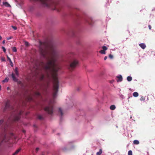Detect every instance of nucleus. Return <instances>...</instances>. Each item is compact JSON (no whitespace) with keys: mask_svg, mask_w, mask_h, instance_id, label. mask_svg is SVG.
<instances>
[{"mask_svg":"<svg viewBox=\"0 0 155 155\" xmlns=\"http://www.w3.org/2000/svg\"><path fill=\"white\" fill-rule=\"evenodd\" d=\"M39 51L41 55L47 61L46 63L42 62L43 68L46 72V78L48 80V84L51 79L53 80V98L51 99L48 105L44 108L45 110L49 114L53 112V104L55 103L54 98L56 97L59 88V81L58 72L61 69L58 61V53L54 45L48 46L44 44L40 45Z\"/></svg>","mask_w":155,"mask_h":155,"instance_id":"1","label":"nucleus"},{"mask_svg":"<svg viewBox=\"0 0 155 155\" xmlns=\"http://www.w3.org/2000/svg\"><path fill=\"white\" fill-rule=\"evenodd\" d=\"M35 1L40 2L46 6L51 7L53 10L57 9L58 11L60 10L58 9L57 3L52 0H34Z\"/></svg>","mask_w":155,"mask_h":155,"instance_id":"2","label":"nucleus"},{"mask_svg":"<svg viewBox=\"0 0 155 155\" xmlns=\"http://www.w3.org/2000/svg\"><path fill=\"white\" fill-rule=\"evenodd\" d=\"M78 65V61L76 59H73L70 62L68 68L70 70H73L77 67Z\"/></svg>","mask_w":155,"mask_h":155,"instance_id":"3","label":"nucleus"},{"mask_svg":"<svg viewBox=\"0 0 155 155\" xmlns=\"http://www.w3.org/2000/svg\"><path fill=\"white\" fill-rule=\"evenodd\" d=\"M9 139V138H7V137L6 135H4V136H2L0 137V143L4 142H7L8 141Z\"/></svg>","mask_w":155,"mask_h":155,"instance_id":"4","label":"nucleus"},{"mask_svg":"<svg viewBox=\"0 0 155 155\" xmlns=\"http://www.w3.org/2000/svg\"><path fill=\"white\" fill-rule=\"evenodd\" d=\"M21 114V112L20 111L18 114L15 115L14 117V118L13 119V120L15 121H18L20 119V116Z\"/></svg>","mask_w":155,"mask_h":155,"instance_id":"5","label":"nucleus"},{"mask_svg":"<svg viewBox=\"0 0 155 155\" xmlns=\"http://www.w3.org/2000/svg\"><path fill=\"white\" fill-rule=\"evenodd\" d=\"M10 102L9 101H8L6 103L5 108L4 109V111H5L6 109L10 108Z\"/></svg>","mask_w":155,"mask_h":155,"instance_id":"6","label":"nucleus"},{"mask_svg":"<svg viewBox=\"0 0 155 155\" xmlns=\"http://www.w3.org/2000/svg\"><path fill=\"white\" fill-rule=\"evenodd\" d=\"M86 21L89 25H92L93 24V21L91 18H89L86 20Z\"/></svg>","mask_w":155,"mask_h":155,"instance_id":"7","label":"nucleus"},{"mask_svg":"<svg viewBox=\"0 0 155 155\" xmlns=\"http://www.w3.org/2000/svg\"><path fill=\"white\" fill-rule=\"evenodd\" d=\"M116 77L118 78V79L117 80V82H121L122 81L123 78L121 75H120L118 76H117Z\"/></svg>","mask_w":155,"mask_h":155,"instance_id":"8","label":"nucleus"},{"mask_svg":"<svg viewBox=\"0 0 155 155\" xmlns=\"http://www.w3.org/2000/svg\"><path fill=\"white\" fill-rule=\"evenodd\" d=\"M18 95V93L17 91H15L13 93L12 97L13 98H15Z\"/></svg>","mask_w":155,"mask_h":155,"instance_id":"9","label":"nucleus"},{"mask_svg":"<svg viewBox=\"0 0 155 155\" xmlns=\"http://www.w3.org/2000/svg\"><path fill=\"white\" fill-rule=\"evenodd\" d=\"M21 149V148H19L17 150H16V151L13 153V154L12 155H16V154H18V153L20 151Z\"/></svg>","mask_w":155,"mask_h":155,"instance_id":"10","label":"nucleus"},{"mask_svg":"<svg viewBox=\"0 0 155 155\" xmlns=\"http://www.w3.org/2000/svg\"><path fill=\"white\" fill-rule=\"evenodd\" d=\"M139 45L143 49H144L146 47V45L144 43L140 44Z\"/></svg>","mask_w":155,"mask_h":155,"instance_id":"11","label":"nucleus"},{"mask_svg":"<svg viewBox=\"0 0 155 155\" xmlns=\"http://www.w3.org/2000/svg\"><path fill=\"white\" fill-rule=\"evenodd\" d=\"M11 76L13 79V80L14 81H17V79L15 76V74H14L13 73H12V74H11Z\"/></svg>","mask_w":155,"mask_h":155,"instance_id":"12","label":"nucleus"},{"mask_svg":"<svg viewBox=\"0 0 155 155\" xmlns=\"http://www.w3.org/2000/svg\"><path fill=\"white\" fill-rule=\"evenodd\" d=\"M7 58L9 60V61L10 64L11 66L12 67H13V64L11 59L8 57V55H7Z\"/></svg>","mask_w":155,"mask_h":155,"instance_id":"13","label":"nucleus"},{"mask_svg":"<svg viewBox=\"0 0 155 155\" xmlns=\"http://www.w3.org/2000/svg\"><path fill=\"white\" fill-rule=\"evenodd\" d=\"M3 4L6 7H10L11 6L7 2H3Z\"/></svg>","mask_w":155,"mask_h":155,"instance_id":"14","label":"nucleus"},{"mask_svg":"<svg viewBox=\"0 0 155 155\" xmlns=\"http://www.w3.org/2000/svg\"><path fill=\"white\" fill-rule=\"evenodd\" d=\"M102 151L101 149H100L99 151L96 153V155H101L102 153Z\"/></svg>","mask_w":155,"mask_h":155,"instance_id":"15","label":"nucleus"},{"mask_svg":"<svg viewBox=\"0 0 155 155\" xmlns=\"http://www.w3.org/2000/svg\"><path fill=\"white\" fill-rule=\"evenodd\" d=\"M116 107L114 105H112L110 107V109L112 110H114L115 109Z\"/></svg>","mask_w":155,"mask_h":155,"instance_id":"16","label":"nucleus"},{"mask_svg":"<svg viewBox=\"0 0 155 155\" xmlns=\"http://www.w3.org/2000/svg\"><path fill=\"white\" fill-rule=\"evenodd\" d=\"M138 94L137 92H134L133 93V96L135 97H137L138 96Z\"/></svg>","mask_w":155,"mask_h":155,"instance_id":"17","label":"nucleus"},{"mask_svg":"<svg viewBox=\"0 0 155 155\" xmlns=\"http://www.w3.org/2000/svg\"><path fill=\"white\" fill-rule=\"evenodd\" d=\"M58 112H59V113H60L61 115V116H62L63 115V113L62 110L60 108H59Z\"/></svg>","mask_w":155,"mask_h":155,"instance_id":"18","label":"nucleus"},{"mask_svg":"<svg viewBox=\"0 0 155 155\" xmlns=\"http://www.w3.org/2000/svg\"><path fill=\"white\" fill-rule=\"evenodd\" d=\"M38 118L40 120H43L44 119L43 117L41 115H38Z\"/></svg>","mask_w":155,"mask_h":155,"instance_id":"19","label":"nucleus"},{"mask_svg":"<svg viewBox=\"0 0 155 155\" xmlns=\"http://www.w3.org/2000/svg\"><path fill=\"white\" fill-rule=\"evenodd\" d=\"M15 73L17 76H18V68H16L15 70Z\"/></svg>","mask_w":155,"mask_h":155,"instance_id":"20","label":"nucleus"},{"mask_svg":"<svg viewBox=\"0 0 155 155\" xmlns=\"http://www.w3.org/2000/svg\"><path fill=\"white\" fill-rule=\"evenodd\" d=\"M127 80L128 81H130L132 80V78L130 76H128L127 78Z\"/></svg>","mask_w":155,"mask_h":155,"instance_id":"21","label":"nucleus"},{"mask_svg":"<svg viewBox=\"0 0 155 155\" xmlns=\"http://www.w3.org/2000/svg\"><path fill=\"white\" fill-rule=\"evenodd\" d=\"M135 144H138L139 143V141L137 140H134L133 142Z\"/></svg>","mask_w":155,"mask_h":155,"instance_id":"22","label":"nucleus"},{"mask_svg":"<svg viewBox=\"0 0 155 155\" xmlns=\"http://www.w3.org/2000/svg\"><path fill=\"white\" fill-rule=\"evenodd\" d=\"M8 78H6L5 79L2 81L3 82H7L8 81Z\"/></svg>","mask_w":155,"mask_h":155,"instance_id":"23","label":"nucleus"},{"mask_svg":"<svg viewBox=\"0 0 155 155\" xmlns=\"http://www.w3.org/2000/svg\"><path fill=\"white\" fill-rule=\"evenodd\" d=\"M100 52L102 54H105L106 53V52H105V51L103 50H101L100 51Z\"/></svg>","mask_w":155,"mask_h":155,"instance_id":"24","label":"nucleus"},{"mask_svg":"<svg viewBox=\"0 0 155 155\" xmlns=\"http://www.w3.org/2000/svg\"><path fill=\"white\" fill-rule=\"evenodd\" d=\"M32 100V99L31 96H29L28 98V101H31Z\"/></svg>","mask_w":155,"mask_h":155,"instance_id":"25","label":"nucleus"},{"mask_svg":"<svg viewBox=\"0 0 155 155\" xmlns=\"http://www.w3.org/2000/svg\"><path fill=\"white\" fill-rule=\"evenodd\" d=\"M102 48L103 49V50L105 51L107 49V48L106 46H103Z\"/></svg>","mask_w":155,"mask_h":155,"instance_id":"26","label":"nucleus"},{"mask_svg":"<svg viewBox=\"0 0 155 155\" xmlns=\"http://www.w3.org/2000/svg\"><path fill=\"white\" fill-rule=\"evenodd\" d=\"M35 95L36 96H39L40 95V93L38 92H36L35 93Z\"/></svg>","mask_w":155,"mask_h":155,"instance_id":"27","label":"nucleus"},{"mask_svg":"<svg viewBox=\"0 0 155 155\" xmlns=\"http://www.w3.org/2000/svg\"><path fill=\"white\" fill-rule=\"evenodd\" d=\"M12 51L13 52H16L17 51V49L15 47H14L12 48Z\"/></svg>","mask_w":155,"mask_h":155,"instance_id":"28","label":"nucleus"},{"mask_svg":"<svg viewBox=\"0 0 155 155\" xmlns=\"http://www.w3.org/2000/svg\"><path fill=\"white\" fill-rule=\"evenodd\" d=\"M128 155H133L132 152L131 150H130L128 152Z\"/></svg>","mask_w":155,"mask_h":155,"instance_id":"29","label":"nucleus"},{"mask_svg":"<svg viewBox=\"0 0 155 155\" xmlns=\"http://www.w3.org/2000/svg\"><path fill=\"white\" fill-rule=\"evenodd\" d=\"M45 78V76L44 75L42 74L41 77V80H43Z\"/></svg>","mask_w":155,"mask_h":155,"instance_id":"30","label":"nucleus"},{"mask_svg":"<svg viewBox=\"0 0 155 155\" xmlns=\"http://www.w3.org/2000/svg\"><path fill=\"white\" fill-rule=\"evenodd\" d=\"M1 60L2 61H6L5 58L3 57L1 58Z\"/></svg>","mask_w":155,"mask_h":155,"instance_id":"31","label":"nucleus"},{"mask_svg":"<svg viewBox=\"0 0 155 155\" xmlns=\"http://www.w3.org/2000/svg\"><path fill=\"white\" fill-rule=\"evenodd\" d=\"M2 48L3 49V51L5 53L6 52V49L4 47L2 46Z\"/></svg>","mask_w":155,"mask_h":155,"instance_id":"32","label":"nucleus"},{"mask_svg":"<svg viewBox=\"0 0 155 155\" xmlns=\"http://www.w3.org/2000/svg\"><path fill=\"white\" fill-rule=\"evenodd\" d=\"M145 100V98L143 96H142L140 98V100L141 101H144Z\"/></svg>","mask_w":155,"mask_h":155,"instance_id":"33","label":"nucleus"},{"mask_svg":"<svg viewBox=\"0 0 155 155\" xmlns=\"http://www.w3.org/2000/svg\"><path fill=\"white\" fill-rule=\"evenodd\" d=\"M12 27L14 30H16L17 29V28L15 26H12Z\"/></svg>","mask_w":155,"mask_h":155,"instance_id":"34","label":"nucleus"},{"mask_svg":"<svg viewBox=\"0 0 155 155\" xmlns=\"http://www.w3.org/2000/svg\"><path fill=\"white\" fill-rule=\"evenodd\" d=\"M12 38V36H10L9 37H7L6 38L7 40H10Z\"/></svg>","mask_w":155,"mask_h":155,"instance_id":"35","label":"nucleus"},{"mask_svg":"<svg viewBox=\"0 0 155 155\" xmlns=\"http://www.w3.org/2000/svg\"><path fill=\"white\" fill-rule=\"evenodd\" d=\"M3 122V120H0V126L2 124Z\"/></svg>","mask_w":155,"mask_h":155,"instance_id":"36","label":"nucleus"},{"mask_svg":"<svg viewBox=\"0 0 155 155\" xmlns=\"http://www.w3.org/2000/svg\"><path fill=\"white\" fill-rule=\"evenodd\" d=\"M109 57L110 58L112 59V58H113V56L112 55L110 54L109 55Z\"/></svg>","mask_w":155,"mask_h":155,"instance_id":"37","label":"nucleus"},{"mask_svg":"<svg viewBox=\"0 0 155 155\" xmlns=\"http://www.w3.org/2000/svg\"><path fill=\"white\" fill-rule=\"evenodd\" d=\"M25 45L26 46H28V45H29V44H28V42H26V41H25Z\"/></svg>","mask_w":155,"mask_h":155,"instance_id":"38","label":"nucleus"},{"mask_svg":"<svg viewBox=\"0 0 155 155\" xmlns=\"http://www.w3.org/2000/svg\"><path fill=\"white\" fill-rule=\"evenodd\" d=\"M114 82V80H113L110 81V83L111 84L113 83Z\"/></svg>","mask_w":155,"mask_h":155,"instance_id":"39","label":"nucleus"},{"mask_svg":"<svg viewBox=\"0 0 155 155\" xmlns=\"http://www.w3.org/2000/svg\"><path fill=\"white\" fill-rule=\"evenodd\" d=\"M38 150H39V148H37L35 149V151H36V152H37L38 151Z\"/></svg>","mask_w":155,"mask_h":155,"instance_id":"40","label":"nucleus"},{"mask_svg":"<svg viewBox=\"0 0 155 155\" xmlns=\"http://www.w3.org/2000/svg\"><path fill=\"white\" fill-rule=\"evenodd\" d=\"M148 27L149 29L151 30V26L150 25H149Z\"/></svg>","mask_w":155,"mask_h":155,"instance_id":"41","label":"nucleus"},{"mask_svg":"<svg viewBox=\"0 0 155 155\" xmlns=\"http://www.w3.org/2000/svg\"><path fill=\"white\" fill-rule=\"evenodd\" d=\"M107 56H105L104 57V60H106V59H107Z\"/></svg>","mask_w":155,"mask_h":155,"instance_id":"42","label":"nucleus"},{"mask_svg":"<svg viewBox=\"0 0 155 155\" xmlns=\"http://www.w3.org/2000/svg\"><path fill=\"white\" fill-rule=\"evenodd\" d=\"M5 40H3V41H2V43H3V44H4L5 43Z\"/></svg>","mask_w":155,"mask_h":155,"instance_id":"43","label":"nucleus"},{"mask_svg":"<svg viewBox=\"0 0 155 155\" xmlns=\"http://www.w3.org/2000/svg\"><path fill=\"white\" fill-rule=\"evenodd\" d=\"M7 89L8 90H9L10 89L9 87H7Z\"/></svg>","mask_w":155,"mask_h":155,"instance_id":"44","label":"nucleus"},{"mask_svg":"<svg viewBox=\"0 0 155 155\" xmlns=\"http://www.w3.org/2000/svg\"><path fill=\"white\" fill-rule=\"evenodd\" d=\"M2 39V37L0 35V40H1Z\"/></svg>","mask_w":155,"mask_h":155,"instance_id":"45","label":"nucleus"},{"mask_svg":"<svg viewBox=\"0 0 155 155\" xmlns=\"http://www.w3.org/2000/svg\"><path fill=\"white\" fill-rule=\"evenodd\" d=\"M1 85H0V90H1Z\"/></svg>","mask_w":155,"mask_h":155,"instance_id":"46","label":"nucleus"},{"mask_svg":"<svg viewBox=\"0 0 155 155\" xmlns=\"http://www.w3.org/2000/svg\"><path fill=\"white\" fill-rule=\"evenodd\" d=\"M25 130H23V132L25 133Z\"/></svg>","mask_w":155,"mask_h":155,"instance_id":"47","label":"nucleus"},{"mask_svg":"<svg viewBox=\"0 0 155 155\" xmlns=\"http://www.w3.org/2000/svg\"><path fill=\"white\" fill-rule=\"evenodd\" d=\"M130 118H132V117H130Z\"/></svg>","mask_w":155,"mask_h":155,"instance_id":"48","label":"nucleus"}]
</instances>
